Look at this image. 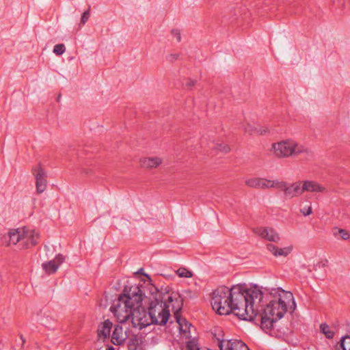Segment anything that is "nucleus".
<instances>
[{
  "mask_svg": "<svg viewBox=\"0 0 350 350\" xmlns=\"http://www.w3.org/2000/svg\"><path fill=\"white\" fill-rule=\"evenodd\" d=\"M113 323L109 319L100 323L98 328V336L104 339L109 336Z\"/></svg>",
  "mask_w": 350,
  "mask_h": 350,
  "instance_id": "f3484780",
  "label": "nucleus"
},
{
  "mask_svg": "<svg viewBox=\"0 0 350 350\" xmlns=\"http://www.w3.org/2000/svg\"><path fill=\"white\" fill-rule=\"evenodd\" d=\"M81 171L82 173H84V174H88L90 172V170H86V169H84V168H81Z\"/></svg>",
  "mask_w": 350,
  "mask_h": 350,
  "instance_id": "473e14b6",
  "label": "nucleus"
},
{
  "mask_svg": "<svg viewBox=\"0 0 350 350\" xmlns=\"http://www.w3.org/2000/svg\"><path fill=\"white\" fill-rule=\"evenodd\" d=\"M32 173L36 179L37 193H42L47 186L46 172L40 165H38L32 168Z\"/></svg>",
  "mask_w": 350,
  "mask_h": 350,
  "instance_id": "6e6552de",
  "label": "nucleus"
},
{
  "mask_svg": "<svg viewBox=\"0 0 350 350\" xmlns=\"http://www.w3.org/2000/svg\"><path fill=\"white\" fill-rule=\"evenodd\" d=\"M337 234L340 235L342 239L343 240H347L350 237L349 232L344 229H338L336 232H334V235L337 236Z\"/></svg>",
  "mask_w": 350,
  "mask_h": 350,
  "instance_id": "bb28decb",
  "label": "nucleus"
},
{
  "mask_svg": "<svg viewBox=\"0 0 350 350\" xmlns=\"http://www.w3.org/2000/svg\"><path fill=\"white\" fill-rule=\"evenodd\" d=\"M321 331L325 334L326 338L329 339H332L334 338L335 334V331L331 329L329 326L326 323H321L320 325Z\"/></svg>",
  "mask_w": 350,
  "mask_h": 350,
  "instance_id": "412c9836",
  "label": "nucleus"
},
{
  "mask_svg": "<svg viewBox=\"0 0 350 350\" xmlns=\"http://www.w3.org/2000/svg\"><path fill=\"white\" fill-rule=\"evenodd\" d=\"M176 273L180 278H190L193 276L191 271L185 267H180L176 271Z\"/></svg>",
  "mask_w": 350,
  "mask_h": 350,
  "instance_id": "5701e85b",
  "label": "nucleus"
},
{
  "mask_svg": "<svg viewBox=\"0 0 350 350\" xmlns=\"http://www.w3.org/2000/svg\"><path fill=\"white\" fill-rule=\"evenodd\" d=\"M276 180H268L263 178H251L245 180V185L255 189H269L275 188Z\"/></svg>",
  "mask_w": 350,
  "mask_h": 350,
  "instance_id": "1a4fd4ad",
  "label": "nucleus"
},
{
  "mask_svg": "<svg viewBox=\"0 0 350 350\" xmlns=\"http://www.w3.org/2000/svg\"><path fill=\"white\" fill-rule=\"evenodd\" d=\"M40 323L48 329H55V320L51 315H44L40 319Z\"/></svg>",
  "mask_w": 350,
  "mask_h": 350,
  "instance_id": "6ab92c4d",
  "label": "nucleus"
},
{
  "mask_svg": "<svg viewBox=\"0 0 350 350\" xmlns=\"http://www.w3.org/2000/svg\"><path fill=\"white\" fill-rule=\"evenodd\" d=\"M142 341L140 338L137 336H134L129 339L128 342L129 350H137L138 347L141 345Z\"/></svg>",
  "mask_w": 350,
  "mask_h": 350,
  "instance_id": "4be33fe9",
  "label": "nucleus"
},
{
  "mask_svg": "<svg viewBox=\"0 0 350 350\" xmlns=\"http://www.w3.org/2000/svg\"><path fill=\"white\" fill-rule=\"evenodd\" d=\"M178 57V54H170L166 56V60L169 62H173L176 61Z\"/></svg>",
  "mask_w": 350,
  "mask_h": 350,
  "instance_id": "c85d7f7f",
  "label": "nucleus"
},
{
  "mask_svg": "<svg viewBox=\"0 0 350 350\" xmlns=\"http://www.w3.org/2000/svg\"><path fill=\"white\" fill-rule=\"evenodd\" d=\"M263 293L257 286L250 288L241 284L231 288L220 286L213 293L211 306L220 315L232 312L240 319L251 321L256 317L254 306L261 301Z\"/></svg>",
  "mask_w": 350,
  "mask_h": 350,
  "instance_id": "f257e3e1",
  "label": "nucleus"
},
{
  "mask_svg": "<svg viewBox=\"0 0 350 350\" xmlns=\"http://www.w3.org/2000/svg\"><path fill=\"white\" fill-rule=\"evenodd\" d=\"M89 17H90L89 10L84 12L83 13L81 18V23L82 24H85L87 22V21L88 20Z\"/></svg>",
  "mask_w": 350,
  "mask_h": 350,
  "instance_id": "cd10ccee",
  "label": "nucleus"
},
{
  "mask_svg": "<svg viewBox=\"0 0 350 350\" xmlns=\"http://www.w3.org/2000/svg\"><path fill=\"white\" fill-rule=\"evenodd\" d=\"M144 299V293L137 285L126 286L124 292L115 301L111 307V311L115 314L120 323H124L131 318L134 327L143 328L154 324L148 311L139 308Z\"/></svg>",
  "mask_w": 350,
  "mask_h": 350,
  "instance_id": "f03ea898",
  "label": "nucleus"
},
{
  "mask_svg": "<svg viewBox=\"0 0 350 350\" xmlns=\"http://www.w3.org/2000/svg\"><path fill=\"white\" fill-rule=\"evenodd\" d=\"M220 350H250L247 346L239 340H221L219 342Z\"/></svg>",
  "mask_w": 350,
  "mask_h": 350,
  "instance_id": "f8f14e48",
  "label": "nucleus"
},
{
  "mask_svg": "<svg viewBox=\"0 0 350 350\" xmlns=\"http://www.w3.org/2000/svg\"><path fill=\"white\" fill-rule=\"evenodd\" d=\"M145 276H146L148 279H150V276L147 274H144Z\"/></svg>",
  "mask_w": 350,
  "mask_h": 350,
  "instance_id": "c9c22d12",
  "label": "nucleus"
},
{
  "mask_svg": "<svg viewBox=\"0 0 350 350\" xmlns=\"http://www.w3.org/2000/svg\"><path fill=\"white\" fill-rule=\"evenodd\" d=\"M143 271V269H140L138 271V273H142V271Z\"/></svg>",
  "mask_w": 350,
  "mask_h": 350,
  "instance_id": "e433bc0d",
  "label": "nucleus"
},
{
  "mask_svg": "<svg viewBox=\"0 0 350 350\" xmlns=\"http://www.w3.org/2000/svg\"><path fill=\"white\" fill-rule=\"evenodd\" d=\"M263 293V299L265 297L269 300V303L263 308L260 317V327L265 332H268L273 329L276 322L283 317L287 311V304L290 301L294 302L293 295L291 292L285 291L281 288H272L270 291L265 289ZM261 301L254 306L257 309L256 315L258 312V306Z\"/></svg>",
  "mask_w": 350,
  "mask_h": 350,
  "instance_id": "7ed1b4c3",
  "label": "nucleus"
},
{
  "mask_svg": "<svg viewBox=\"0 0 350 350\" xmlns=\"http://www.w3.org/2000/svg\"><path fill=\"white\" fill-rule=\"evenodd\" d=\"M213 148L224 153H227L230 151V147L228 144H217L213 146Z\"/></svg>",
  "mask_w": 350,
  "mask_h": 350,
  "instance_id": "a878e982",
  "label": "nucleus"
},
{
  "mask_svg": "<svg viewBox=\"0 0 350 350\" xmlns=\"http://www.w3.org/2000/svg\"><path fill=\"white\" fill-rule=\"evenodd\" d=\"M126 339L125 334L123 333L122 326L116 325L111 336V342L115 345H122Z\"/></svg>",
  "mask_w": 350,
  "mask_h": 350,
  "instance_id": "dca6fc26",
  "label": "nucleus"
},
{
  "mask_svg": "<svg viewBox=\"0 0 350 350\" xmlns=\"http://www.w3.org/2000/svg\"><path fill=\"white\" fill-rule=\"evenodd\" d=\"M340 347L342 350H350V336H343L340 340Z\"/></svg>",
  "mask_w": 350,
  "mask_h": 350,
  "instance_id": "b1692460",
  "label": "nucleus"
},
{
  "mask_svg": "<svg viewBox=\"0 0 350 350\" xmlns=\"http://www.w3.org/2000/svg\"><path fill=\"white\" fill-rule=\"evenodd\" d=\"M301 182L302 193L305 191L308 192H320L325 191V187L318 183L313 180H304Z\"/></svg>",
  "mask_w": 350,
  "mask_h": 350,
  "instance_id": "4468645a",
  "label": "nucleus"
},
{
  "mask_svg": "<svg viewBox=\"0 0 350 350\" xmlns=\"http://www.w3.org/2000/svg\"><path fill=\"white\" fill-rule=\"evenodd\" d=\"M267 249L275 256H287L293 250V246H287L282 248L274 245L273 244L269 243L267 245Z\"/></svg>",
  "mask_w": 350,
  "mask_h": 350,
  "instance_id": "2eb2a0df",
  "label": "nucleus"
},
{
  "mask_svg": "<svg viewBox=\"0 0 350 350\" xmlns=\"http://www.w3.org/2000/svg\"><path fill=\"white\" fill-rule=\"evenodd\" d=\"M20 338L22 340V347L24 346L25 343V339L24 338L23 336V335H21L20 336Z\"/></svg>",
  "mask_w": 350,
  "mask_h": 350,
  "instance_id": "72a5a7b5",
  "label": "nucleus"
},
{
  "mask_svg": "<svg viewBox=\"0 0 350 350\" xmlns=\"http://www.w3.org/2000/svg\"><path fill=\"white\" fill-rule=\"evenodd\" d=\"M107 350H114V348L111 346H108Z\"/></svg>",
  "mask_w": 350,
  "mask_h": 350,
  "instance_id": "f704fd0d",
  "label": "nucleus"
},
{
  "mask_svg": "<svg viewBox=\"0 0 350 350\" xmlns=\"http://www.w3.org/2000/svg\"><path fill=\"white\" fill-rule=\"evenodd\" d=\"M254 232L260 237L271 242L278 243L280 240L279 234L272 228L260 227L255 229Z\"/></svg>",
  "mask_w": 350,
  "mask_h": 350,
  "instance_id": "9b49d317",
  "label": "nucleus"
},
{
  "mask_svg": "<svg viewBox=\"0 0 350 350\" xmlns=\"http://www.w3.org/2000/svg\"><path fill=\"white\" fill-rule=\"evenodd\" d=\"M162 163V160L159 157H148L140 159V164L144 168H154L158 167Z\"/></svg>",
  "mask_w": 350,
  "mask_h": 350,
  "instance_id": "a211bd4d",
  "label": "nucleus"
},
{
  "mask_svg": "<svg viewBox=\"0 0 350 350\" xmlns=\"http://www.w3.org/2000/svg\"><path fill=\"white\" fill-rule=\"evenodd\" d=\"M271 152L279 159L289 158L301 154H306L308 157L313 156V152L310 148L293 139L273 143Z\"/></svg>",
  "mask_w": 350,
  "mask_h": 350,
  "instance_id": "39448f33",
  "label": "nucleus"
},
{
  "mask_svg": "<svg viewBox=\"0 0 350 350\" xmlns=\"http://www.w3.org/2000/svg\"><path fill=\"white\" fill-rule=\"evenodd\" d=\"M275 186V188H277L283 191L284 195L286 198H293L299 196L302 194L301 181H297L289 184L286 181H280L276 180Z\"/></svg>",
  "mask_w": 350,
  "mask_h": 350,
  "instance_id": "0eeeda50",
  "label": "nucleus"
},
{
  "mask_svg": "<svg viewBox=\"0 0 350 350\" xmlns=\"http://www.w3.org/2000/svg\"><path fill=\"white\" fill-rule=\"evenodd\" d=\"M196 81L195 80L189 79H188L185 85L188 88H191L196 84Z\"/></svg>",
  "mask_w": 350,
  "mask_h": 350,
  "instance_id": "2f4dec72",
  "label": "nucleus"
},
{
  "mask_svg": "<svg viewBox=\"0 0 350 350\" xmlns=\"http://www.w3.org/2000/svg\"><path fill=\"white\" fill-rule=\"evenodd\" d=\"M172 34L176 38L177 42H180L181 40L180 33L178 30H173Z\"/></svg>",
  "mask_w": 350,
  "mask_h": 350,
  "instance_id": "7c9ffc66",
  "label": "nucleus"
},
{
  "mask_svg": "<svg viewBox=\"0 0 350 350\" xmlns=\"http://www.w3.org/2000/svg\"><path fill=\"white\" fill-rule=\"evenodd\" d=\"M244 131L245 133H247L248 134L250 135H252L253 133H257L260 135H263V134H265L269 132V130L267 128H265V129H262V128H256L250 124H247L246 126H245L244 127Z\"/></svg>",
  "mask_w": 350,
  "mask_h": 350,
  "instance_id": "aec40b11",
  "label": "nucleus"
},
{
  "mask_svg": "<svg viewBox=\"0 0 350 350\" xmlns=\"http://www.w3.org/2000/svg\"><path fill=\"white\" fill-rule=\"evenodd\" d=\"M39 234L27 228L10 230L2 237V243L8 245L18 244L20 249L28 248L37 243Z\"/></svg>",
  "mask_w": 350,
  "mask_h": 350,
  "instance_id": "423d86ee",
  "label": "nucleus"
},
{
  "mask_svg": "<svg viewBox=\"0 0 350 350\" xmlns=\"http://www.w3.org/2000/svg\"><path fill=\"white\" fill-rule=\"evenodd\" d=\"M183 306V301L178 304V305H172V311L174 312L175 318L176 319L177 323L179 325V329L183 333H188L191 332V327H192L191 324L187 321L185 318H180L178 315L179 312L181 310V307Z\"/></svg>",
  "mask_w": 350,
  "mask_h": 350,
  "instance_id": "9d476101",
  "label": "nucleus"
},
{
  "mask_svg": "<svg viewBox=\"0 0 350 350\" xmlns=\"http://www.w3.org/2000/svg\"><path fill=\"white\" fill-rule=\"evenodd\" d=\"M65 258L62 254H58L55 259L42 263V269L49 274L54 273L57 271L59 266L64 261Z\"/></svg>",
  "mask_w": 350,
  "mask_h": 350,
  "instance_id": "ddd939ff",
  "label": "nucleus"
},
{
  "mask_svg": "<svg viewBox=\"0 0 350 350\" xmlns=\"http://www.w3.org/2000/svg\"><path fill=\"white\" fill-rule=\"evenodd\" d=\"M181 301L182 299L177 293L158 292L149 304L148 314L155 325H165L170 316V307L172 308V305L176 306Z\"/></svg>",
  "mask_w": 350,
  "mask_h": 350,
  "instance_id": "20e7f679",
  "label": "nucleus"
},
{
  "mask_svg": "<svg viewBox=\"0 0 350 350\" xmlns=\"http://www.w3.org/2000/svg\"><path fill=\"white\" fill-rule=\"evenodd\" d=\"M301 213L304 216H308V215H310L311 213H312V207L311 206H308L307 208H304L303 209H301Z\"/></svg>",
  "mask_w": 350,
  "mask_h": 350,
  "instance_id": "c756f323",
  "label": "nucleus"
},
{
  "mask_svg": "<svg viewBox=\"0 0 350 350\" xmlns=\"http://www.w3.org/2000/svg\"><path fill=\"white\" fill-rule=\"evenodd\" d=\"M66 51V46L64 44H57L55 45L53 48V53L57 55H61L64 53Z\"/></svg>",
  "mask_w": 350,
  "mask_h": 350,
  "instance_id": "393cba45",
  "label": "nucleus"
}]
</instances>
